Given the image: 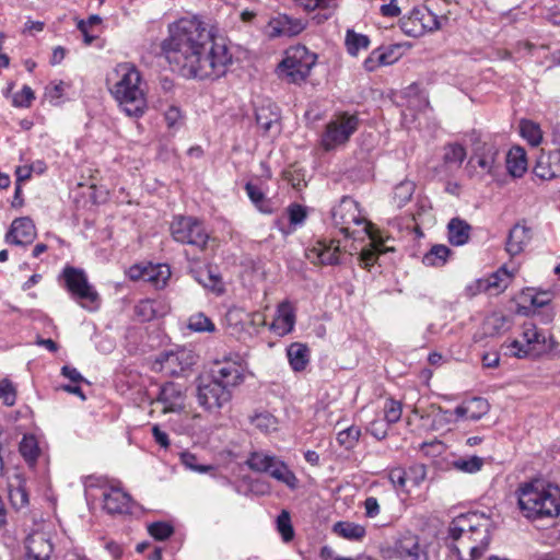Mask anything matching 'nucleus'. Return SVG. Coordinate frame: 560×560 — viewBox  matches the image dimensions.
<instances>
[{"instance_id":"nucleus-1","label":"nucleus","mask_w":560,"mask_h":560,"mask_svg":"<svg viewBox=\"0 0 560 560\" xmlns=\"http://www.w3.org/2000/svg\"><path fill=\"white\" fill-rule=\"evenodd\" d=\"M164 50L184 77L199 80L223 77L233 60L224 39L196 16L182 18L170 26Z\"/></svg>"},{"instance_id":"nucleus-43","label":"nucleus","mask_w":560,"mask_h":560,"mask_svg":"<svg viewBox=\"0 0 560 560\" xmlns=\"http://www.w3.org/2000/svg\"><path fill=\"white\" fill-rule=\"evenodd\" d=\"M361 435V430L358 427H349L342 431H340L337 435L338 443L343 446L346 450H350L354 447L359 438Z\"/></svg>"},{"instance_id":"nucleus-38","label":"nucleus","mask_w":560,"mask_h":560,"mask_svg":"<svg viewBox=\"0 0 560 560\" xmlns=\"http://www.w3.org/2000/svg\"><path fill=\"white\" fill-rule=\"evenodd\" d=\"M415 183L411 180H402L394 188L393 199L398 208L404 207L415 192Z\"/></svg>"},{"instance_id":"nucleus-49","label":"nucleus","mask_w":560,"mask_h":560,"mask_svg":"<svg viewBox=\"0 0 560 560\" xmlns=\"http://www.w3.org/2000/svg\"><path fill=\"white\" fill-rule=\"evenodd\" d=\"M180 460L185 467L189 468L190 470L200 472V474L209 472L214 469V467L211 465L198 464L197 456L189 452L182 453Z\"/></svg>"},{"instance_id":"nucleus-59","label":"nucleus","mask_w":560,"mask_h":560,"mask_svg":"<svg viewBox=\"0 0 560 560\" xmlns=\"http://www.w3.org/2000/svg\"><path fill=\"white\" fill-rule=\"evenodd\" d=\"M389 480L395 487L404 488L406 485V471L401 468H395L389 472Z\"/></svg>"},{"instance_id":"nucleus-25","label":"nucleus","mask_w":560,"mask_h":560,"mask_svg":"<svg viewBox=\"0 0 560 560\" xmlns=\"http://www.w3.org/2000/svg\"><path fill=\"white\" fill-rule=\"evenodd\" d=\"M277 317L270 325V329L279 336H284L293 330L295 323L294 310L289 301H283L278 305Z\"/></svg>"},{"instance_id":"nucleus-8","label":"nucleus","mask_w":560,"mask_h":560,"mask_svg":"<svg viewBox=\"0 0 560 560\" xmlns=\"http://www.w3.org/2000/svg\"><path fill=\"white\" fill-rule=\"evenodd\" d=\"M62 277L68 292L82 307L88 311H94L98 307L100 294L90 284L84 270L68 266L63 269Z\"/></svg>"},{"instance_id":"nucleus-26","label":"nucleus","mask_w":560,"mask_h":560,"mask_svg":"<svg viewBox=\"0 0 560 560\" xmlns=\"http://www.w3.org/2000/svg\"><path fill=\"white\" fill-rule=\"evenodd\" d=\"M490 411V404L483 397H474L468 401L457 406L454 410V413L458 418L467 417L472 421L480 420L483 416H486Z\"/></svg>"},{"instance_id":"nucleus-5","label":"nucleus","mask_w":560,"mask_h":560,"mask_svg":"<svg viewBox=\"0 0 560 560\" xmlns=\"http://www.w3.org/2000/svg\"><path fill=\"white\" fill-rule=\"evenodd\" d=\"M331 221L346 237L357 238V231L351 230V224L363 225L362 232L371 240H375L372 232L373 224L369 222L359 209V203L349 196H343L339 203L331 209Z\"/></svg>"},{"instance_id":"nucleus-41","label":"nucleus","mask_w":560,"mask_h":560,"mask_svg":"<svg viewBox=\"0 0 560 560\" xmlns=\"http://www.w3.org/2000/svg\"><path fill=\"white\" fill-rule=\"evenodd\" d=\"M188 328L196 332H213L215 326L203 313H197L189 317Z\"/></svg>"},{"instance_id":"nucleus-13","label":"nucleus","mask_w":560,"mask_h":560,"mask_svg":"<svg viewBox=\"0 0 560 560\" xmlns=\"http://www.w3.org/2000/svg\"><path fill=\"white\" fill-rule=\"evenodd\" d=\"M206 376L214 378L217 383L224 385L231 392L232 388L238 386L244 381L242 365L231 358L215 361L214 366Z\"/></svg>"},{"instance_id":"nucleus-34","label":"nucleus","mask_w":560,"mask_h":560,"mask_svg":"<svg viewBox=\"0 0 560 560\" xmlns=\"http://www.w3.org/2000/svg\"><path fill=\"white\" fill-rule=\"evenodd\" d=\"M332 532L349 540H361L366 534L365 527L352 522L340 521L332 526Z\"/></svg>"},{"instance_id":"nucleus-61","label":"nucleus","mask_w":560,"mask_h":560,"mask_svg":"<svg viewBox=\"0 0 560 560\" xmlns=\"http://www.w3.org/2000/svg\"><path fill=\"white\" fill-rule=\"evenodd\" d=\"M369 431L373 436H375L377 440H383L387 435V429L386 427L377 420H374L370 423Z\"/></svg>"},{"instance_id":"nucleus-55","label":"nucleus","mask_w":560,"mask_h":560,"mask_svg":"<svg viewBox=\"0 0 560 560\" xmlns=\"http://www.w3.org/2000/svg\"><path fill=\"white\" fill-rule=\"evenodd\" d=\"M164 118L170 128H175L178 125V122L183 119V114L179 107L171 105L166 109Z\"/></svg>"},{"instance_id":"nucleus-58","label":"nucleus","mask_w":560,"mask_h":560,"mask_svg":"<svg viewBox=\"0 0 560 560\" xmlns=\"http://www.w3.org/2000/svg\"><path fill=\"white\" fill-rule=\"evenodd\" d=\"M10 499H11L13 505H15L18 508L24 506L28 501L26 492L21 488L11 490Z\"/></svg>"},{"instance_id":"nucleus-60","label":"nucleus","mask_w":560,"mask_h":560,"mask_svg":"<svg viewBox=\"0 0 560 560\" xmlns=\"http://www.w3.org/2000/svg\"><path fill=\"white\" fill-rule=\"evenodd\" d=\"M510 348H512L514 351L512 354L516 358H526L530 353L529 347H527L526 342L522 343L518 340H513L510 345Z\"/></svg>"},{"instance_id":"nucleus-57","label":"nucleus","mask_w":560,"mask_h":560,"mask_svg":"<svg viewBox=\"0 0 560 560\" xmlns=\"http://www.w3.org/2000/svg\"><path fill=\"white\" fill-rule=\"evenodd\" d=\"M376 259H377V254L372 245L369 248L362 249L360 253V256H359L360 265L363 268H368V269L375 264Z\"/></svg>"},{"instance_id":"nucleus-64","label":"nucleus","mask_w":560,"mask_h":560,"mask_svg":"<svg viewBox=\"0 0 560 560\" xmlns=\"http://www.w3.org/2000/svg\"><path fill=\"white\" fill-rule=\"evenodd\" d=\"M383 16L396 18L400 14V9L396 0H390L389 3L383 4L380 9Z\"/></svg>"},{"instance_id":"nucleus-3","label":"nucleus","mask_w":560,"mask_h":560,"mask_svg":"<svg viewBox=\"0 0 560 560\" xmlns=\"http://www.w3.org/2000/svg\"><path fill=\"white\" fill-rule=\"evenodd\" d=\"M518 506L527 518L555 517L560 514V488L539 481L525 483L518 490Z\"/></svg>"},{"instance_id":"nucleus-4","label":"nucleus","mask_w":560,"mask_h":560,"mask_svg":"<svg viewBox=\"0 0 560 560\" xmlns=\"http://www.w3.org/2000/svg\"><path fill=\"white\" fill-rule=\"evenodd\" d=\"M478 520L479 518L475 513L460 514L457 517H455L448 525V538H451L452 540H458L459 537L464 535L466 532L468 533L469 529L479 530V544H467L466 549L469 551V558L463 557L459 546H457L456 544L450 545L451 551L453 552L454 556H456L458 560H478L488 548L490 541L488 528L485 524L476 523V521Z\"/></svg>"},{"instance_id":"nucleus-12","label":"nucleus","mask_w":560,"mask_h":560,"mask_svg":"<svg viewBox=\"0 0 560 560\" xmlns=\"http://www.w3.org/2000/svg\"><path fill=\"white\" fill-rule=\"evenodd\" d=\"M358 127L359 118L355 114L345 112L336 115L326 126L322 140L325 150L329 151L337 145L348 142L350 137L358 130Z\"/></svg>"},{"instance_id":"nucleus-10","label":"nucleus","mask_w":560,"mask_h":560,"mask_svg":"<svg viewBox=\"0 0 560 560\" xmlns=\"http://www.w3.org/2000/svg\"><path fill=\"white\" fill-rule=\"evenodd\" d=\"M196 397L200 407L210 412L219 411L230 402L232 392L214 378L201 375L196 380Z\"/></svg>"},{"instance_id":"nucleus-14","label":"nucleus","mask_w":560,"mask_h":560,"mask_svg":"<svg viewBox=\"0 0 560 560\" xmlns=\"http://www.w3.org/2000/svg\"><path fill=\"white\" fill-rule=\"evenodd\" d=\"M339 252V241L330 240L328 242L326 240H319L316 246L306 249L305 256L314 265H338Z\"/></svg>"},{"instance_id":"nucleus-17","label":"nucleus","mask_w":560,"mask_h":560,"mask_svg":"<svg viewBox=\"0 0 560 560\" xmlns=\"http://www.w3.org/2000/svg\"><path fill=\"white\" fill-rule=\"evenodd\" d=\"M306 26L302 19L293 18L288 14H278L271 19L268 24L270 37H292L299 35Z\"/></svg>"},{"instance_id":"nucleus-45","label":"nucleus","mask_w":560,"mask_h":560,"mask_svg":"<svg viewBox=\"0 0 560 560\" xmlns=\"http://www.w3.org/2000/svg\"><path fill=\"white\" fill-rule=\"evenodd\" d=\"M20 453L27 460H35L39 454L37 442L34 436H24L20 443Z\"/></svg>"},{"instance_id":"nucleus-54","label":"nucleus","mask_w":560,"mask_h":560,"mask_svg":"<svg viewBox=\"0 0 560 560\" xmlns=\"http://www.w3.org/2000/svg\"><path fill=\"white\" fill-rule=\"evenodd\" d=\"M35 98L33 90L24 85L21 92L13 96V105L15 107H30L33 100Z\"/></svg>"},{"instance_id":"nucleus-33","label":"nucleus","mask_w":560,"mask_h":560,"mask_svg":"<svg viewBox=\"0 0 560 560\" xmlns=\"http://www.w3.org/2000/svg\"><path fill=\"white\" fill-rule=\"evenodd\" d=\"M506 168L513 177H521L527 170V160L525 151L520 148H513L506 154Z\"/></svg>"},{"instance_id":"nucleus-20","label":"nucleus","mask_w":560,"mask_h":560,"mask_svg":"<svg viewBox=\"0 0 560 560\" xmlns=\"http://www.w3.org/2000/svg\"><path fill=\"white\" fill-rule=\"evenodd\" d=\"M256 122L265 133H279L281 130L280 110L277 105L268 102L256 108Z\"/></svg>"},{"instance_id":"nucleus-22","label":"nucleus","mask_w":560,"mask_h":560,"mask_svg":"<svg viewBox=\"0 0 560 560\" xmlns=\"http://www.w3.org/2000/svg\"><path fill=\"white\" fill-rule=\"evenodd\" d=\"M534 173L544 180L560 176V150L541 153L534 166Z\"/></svg>"},{"instance_id":"nucleus-50","label":"nucleus","mask_w":560,"mask_h":560,"mask_svg":"<svg viewBox=\"0 0 560 560\" xmlns=\"http://www.w3.org/2000/svg\"><path fill=\"white\" fill-rule=\"evenodd\" d=\"M148 530L158 540H164L174 533L173 526L166 522L152 523L149 525Z\"/></svg>"},{"instance_id":"nucleus-62","label":"nucleus","mask_w":560,"mask_h":560,"mask_svg":"<svg viewBox=\"0 0 560 560\" xmlns=\"http://www.w3.org/2000/svg\"><path fill=\"white\" fill-rule=\"evenodd\" d=\"M245 189L247 191L249 199L255 205H259L264 200V194L256 185L247 183Z\"/></svg>"},{"instance_id":"nucleus-36","label":"nucleus","mask_w":560,"mask_h":560,"mask_svg":"<svg viewBox=\"0 0 560 560\" xmlns=\"http://www.w3.org/2000/svg\"><path fill=\"white\" fill-rule=\"evenodd\" d=\"M300 7L307 11H314L316 9L325 10V13L317 14V22L320 23L327 20L331 15V8L335 0H294Z\"/></svg>"},{"instance_id":"nucleus-63","label":"nucleus","mask_w":560,"mask_h":560,"mask_svg":"<svg viewBox=\"0 0 560 560\" xmlns=\"http://www.w3.org/2000/svg\"><path fill=\"white\" fill-rule=\"evenodd\" d=\"M365 506V515L368 517H374L380 513V504L377 499L374 497H369L364 501Z\"/></svg>"},{"instance_id":"nucleus-16","label":"nucleus","mask_w":560,"mask_h":560,"mask_svg":"<svg viewBox=\"0 0 560 560\" xmlns=\"http://www.w3.org/2000/svg\"><path fill=\"white\" fill-rule=\"evenodd\" d=\"M498 156L499 149L494 143L477 141L474 143L469 164L479 166L487 174H493Z\"/></svg>"},{"instance_id":"nucleus-35","label":"nucleus","mask_w":560,"mask_h":560,"mask_svg":"<svg viewBox=\"0 0 560 560\" xmlns=\"http://www.w3.org/2000/svg\"><path fill=\"white\" fill-rule=\"evenodd\" d=\"M452 254L453 252L446 245L436 244L423 256L422 262L428 267H442Z\"/></svg>"},{"instance_id":"nucleus-29","label":"nucleus","mask_w":560,"mask_h":560,"mask_svg":"<svg viewBox=\"0 0 560 560\" xmlns=\"http://www.w3.org/2000/svg\"><path fill=\"white\" fill-rule=\"evenodd\" d=\"M471 226L460 218H453L447 224V238L454 246H462L470 238Z\"/></svg>"},{"instance_id":"nucleus-52","label":"nucleus","mask_w":560,"mask_h":560,"mask_svg":"<svg viewBox=\"0 0 560 560\" xmlns=\"http://www.w3.org/2000/svg\"><path fill=\"white\" fill-rule=\"evenodd\" d=\"M522 298L525 301H529L530 304L535 307H544L550 302V296L548 292H541L534 294L532 289H527L522 293Z\"/></svg>"},{"instance_id":"nucleus-6","label":"nucleus","mask_w":560,"mask_h":560,"mask_svg":"<svg viewBox=\"0 0 560 560\" xmlns=\"http://www.w3.org/2000/svg\"><path fill=\"white\" fill-rule=\"evenodd\" d=\"M246 465L252 471L267 474L292 490L299 486L295 474L276 455L262 451L252 452L246 459Z\"/></svg>"},{"instance_id":"nucleus-53","label":"nucleus","mask_w":560,"mask_h":560,"mask_svg":"<svg viewBox=\"0 0 560 560\" xmlns=\"http://www.w3.org/2000/svg\"><path fill=\"white\" fill-rule=\"evenodd\" d=\"M288 215L290 224L300 225L305 221L307 213L305 207L292 203L288 207Z\"/></svg>"},{"instance_id":"nucleus-9","label":"nucleus","mask_w":560,"mask_h":560,"mask_svg":"<svg viewBox=\"0 0 560 560\" xmlns=\"http://www.w3.org/2000/svg\"><path fill=\"white\" fill-rule=\"evenodd\" d=\"M171 233L176 242L190 245L199 252L206 249L209 240L202 222L194 217L175 218L171 224Z\"/></svg>"},{"instance_id":"nucleus-37","label":"nucleus","mask_w":560,"mask_h":560,"mask_svg":"<svg viewBox=\"0 0 560 560\" xmlns=\"http://www.w3.org/2000/svg\"><path fill=\"white\" fill-rule=\"evenodd\" d=\"M520 131L522 137L532 145H538L542 140V133L539 125L532 120L522 119L520 121Z\"/></svg>"},{"instance_id":"nucleus-30","label":"nucleus","mask_w":560,"mask_h":560,"mask_svg":"<svg viewBox=\"0 0 560 560\" xmlns=\"http://www.w3.org/2000/svg\"><path fill=\"white\" fill-rule=\"evenodd\" d=\"M510 278L511 275L508 270L505 268H501L489 278L477 280L475 283L476 290L472 291L471 294L474 295L476 292H487L491 289L504 290L509 284Z\"/></svg>"},{"instance_id":"nucleus-31","label":"nucleus","mask_w":560,"mask_h":560,"mask_svg":"<svg viewBox=\"0 0 560 560\" xmlns=\"http://www.w3.org/2000/svg\"><path fill=\"white\" fill-rule=\"evenodd\" d=\"M154 370L170 375L182 373L185 368L182 365L179 353L164 352L156 357L153 363Z\"/></svg>"},{"instance_id":"nucleus-18","label":"nucleus","mask_w":560,"mask_h":560,"mask_svg":"<svg viewBox=\"0 0 560 560\" xmlns=\"http://www.w3.org/2000/svg\"><path fill=\"white\" fill-rule=\"evenodd\" d=\"M26 560H50L52 544L43 532H35L25 539Z\"/></svg>"},{"instance_id":"nucleus-21","label":"nucleus","mask_w":560,"mask_h":560,"mask_svg":"<svg viewBox=\"0 0 560 560\" xmlns=\"http://www.w3.org/2000/svg\"><path fill=\"white\" fill-rule=\"evenodd\" d=\"M104 510L112 515L130 513L131 497L119 488L103 492Z\"/></svg>"},{"instance_id":"nucleus-39","label":"nucleus","mask_w":560,"mask_h":560,"mask_svg":"<svg viewBox=\"0 0 560 560\" xmlns=\"http://www.w3.org/2000/svg\"><path fill=\"white\" fill-rule=\"evenodd\" d=\"M370 45V39L366 35L358 34L352 30L347 31L346 46L350 55L357 56L361 49H366Z\"/></svg>"},{"instance_id":"nucleus-23","label":"nucleus","mask_w":560,"mask_h":560,"mask_svg":"<svg viewBox=\"0 0 560 560\" xmlns=\"http://www.w3.org/2000/svg\"><path fill=\"white\" fill-rule=\"evenodd\" d=\"M158 401L163 405V412H175L184 407V392L182 386L174 383H165L159 392Z\"/></svg>"},{"instance_id":"nucleus-24","label":"nucleus","mask_w":560,"mask_h":560,"mask_svg":"<svg viewBox=\"0 0 560 560\" xmlns=\"http://www.w3.org/2000/svg\"><path fill=\"white\" fill-rule=\"evenodd\" d=\"M402 46L399 44L378 48L372 51L371 56L364 61L366 70L373 71L378 66H388L396 62L401 57Z\"/></svg>"},{"instance_id":"nucleus-51","label":"nucleus","mask_w":560,"mask_h":560,"mask_svg":"<svg viewBox=\"0 0 560 560\" xmlns=\"http://www.w3.org/2000/svg\"><path fill=\"white\" fill-rule=\"evenodd\" d=\"M0 398L3 399L5 406H13L16 399V392L12 383L4 378L0 382Z\"/></svg>"},{"instance_id":"nucleus-19","label":"nucleus","mask_w":560,"mask_h":560,"mask_svg":"<svg viewBox=\"0 0 560 560\" xmlns=\"http://www.w3.org/2000/svg\"><path fill=\"white\" fill-rule=\"evenodd\" d=\"M129 276L133 280L142 279L152 282L156 288H163L171 277V270L167 265H151L144 268L133 266L130 268Z\"/></svg>"},{"instance_id":"nucleus-2","label":"nucleus","mask_w":560,"mask_h":560,"mask_svg":"<svg viewBox=\"0 0 560 560\" xmlns=\"http://www.w3.org/2000/svg\"><path fill=\"white\" fill-rule=\"evenodd\" d=\"M115 71L118 81L110 89L112 95L127 116L142 117L148 105L139 70L133 65L124 62L117 65Z\"/></svg>"},{"instance_id":"nucleus-56","label":"nucleus","mask_w":560,"mask_h":560,"mask_svg":"<svg viewBox=\"0 0 560 560\" xmlns=\"http://www.w3.org/2000/svg\"><path fill=\"white\" fill-rule=\"evenodd\" d=\"M479 539H480L479 530L469 529L468 533L466 532L464 535H462L458 540H452V544L459 542L458 546L460 548L465 549V548H467V544H470V545L479 544Z\"/></svg>"},{"instance_id":"nucleus-48","label":"nucleus","mask_w":560,"mask_h":560,"mask_svg":"<svg viewBox=\"0 0 560 560\" xmlns=\"http://www.w3.org/2000/svg\"><path fill=\"white\" fill-rule=\"evenodd\" d=\"M454 466L465 472H477L479 471L483 466V459L478 456H471L467 459L459 458L454 462Z\"/></svg>"},{"instance_id":"nucleus-47","label":"nucleus","mask_w":560,"mask_h":560,"mask_svg":"<svg viewBox=\"0 0 560 560\" xmlns=\"http://www.w3.org/2000/svg\"><path fill=\"white\" fill-rule=\"evenodd\" d=\"M277 527L284 541H290L294 532L291 525V517L288 511H282L277 517Z\"/></svg>"},{"instance_id":"nucleus-44","label":"nucleus","mask_w":560,"mask_h":560,"mask_svg":"<svg viewBox=\"0 0 560 560\" xmlns=\"http://www.w3.org/2000/svg\"><path fill=\"white\" fill-rule=\"evenodd\" d=\"M523 338L530 350L535 348V345L546 342L545 335L532 323L524 325Z\"/></svg>"},{"instance_id":"nucleus-28","label":"nucleus","mask_w":560,"mask_h":560,"mask_svg":"<svg viewBox=\"0 0 560 560\" xmlns=\"http://www.w3.org/2000/svg\"><path fill=\"white\" fill-rule=\"evenodd\" d=\"M530 240V230L521 224H515L509 232V236L506 240V252L511 256L518 255L523 252L525 245Z\"/></svg>"},{"instance_id":"nucleus-40","label":"nucleus","mask_w":560,"mask_h":560,"mask_svg":"<svg viewBox=\"0 0 560 560\" xmlns=\"http://www.w3.org/2000/svg\"><path fill=\"white\" fill-rule=\"evenodd\" d=\"M250 422L262 432H271L277 430L278 420L268 411L255 413L250 417Z\"/></svg>"},{"instance_id":"nucleus-27","label":"nucleus","mask_w":560,"mask_h":560,"mask_svg":"<svg viewBox=\"0 0 560 560\" xmlns=\"http://www.w3.org/2000/svg\"><path fill=\"white\" fill-rule=\"evenodd\" d=\"M389 557H395L401 560H418L419 559V541L417 536L404 535L395 541L394 548Z\"/></svg>"},{"instance_id":"nucleus-46","label":"nucleus","mask_w":560,"mask_h":560,"mask_svg":"<svg viewBox=\"0 0 560 560\" xmlns=\"http://www.w3.org/2000/svg\"><path fill=\"white\" fill-rule=\"evenodd\" d=\"M401 404L399 401L394 400L393 398H387L384 406V416L387 424L396 423L401 418Z\"/></svg>"},{"instance_id":"nucleus-32","label":"nucleus","mask_w":560,"mask_h":560,"mask_svg":"<svg viewBox=\"0 0 560 560\" xmlns=\"http://www.w3.org/2000/svg\"><path fill=\"white\" fill-rule=\"evenodd\" d=\"M287 355L291 368L295 372L305 370L310 361V350L307 346L300 342L291 343L287 349Z\"/></svg>"},{"instance_id":"nucleus-11","label":"nucleus","mask_w":560,"mask_h":560,"mask_svg":"<svg viewBox=\"0 0 560 560\" xmlns=\"http://www.w3.org/2000/svg\"><path fill=\"white\" fill-rule=\"evenodd\" d=\"M444 22H447L446 16H438L429 8L418 7L400 20V28L408 36L419 37L440 30Z\"/></svg>"},{"instance_id":"nucleus-15","label":"nucleus","mask_w":560,"mask_h":560,"mask_svg":"<svg viewBox=\"0 0 560 560\" xmlns=\"http://www.w3.org/2000/svg\"><path fill=\"white\" fill-rule=\"evenodd\" d=\"M36 237V228L33 221L27 217L16 218L12 221L9 231L4 236L8 244L16 246H26Z\"/></svg>"},{"instance_id":"nucleus-7","label":"nucleus","mask_w":560,"mask_h":560,"mask_svg":"<svg viewBox=\"0 0 560 560\" xmlns=\"http://www.w3.org/2000/svg\"><path fill=\"white\" fill-rule=\"evenodd\" d=\"M317 56L305 46L298 45L287 50L285 58L280 62L279 75L290 83L304 82L316 63Z\"/></svg>"},{"instance_id":"nucleus-42","label":"nucleus","mask_w":560,"mask_h":560,"mask_svg":"<svg viewBox=\"0 0 560 560\" xmlns=\"http://www.w3.org/2000/svg\"><path fill=\"white\" fill-rule=\"evenodd\" d=\"M466 158V150L462 144L450 143L444 148L443 161L445 164L459 166Z\"/></svg>"}]
</instances>
